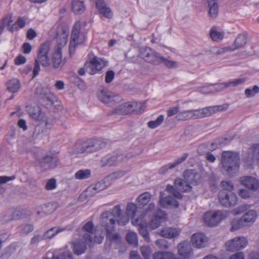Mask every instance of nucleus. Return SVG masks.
Here are the masks:
<instances>
[{
	"instance_id": "obj_60",
	"label": "nucleus",
	"mask_w": 259,
	"mask_h": 259,
	"mask_svg": "<svg viewBox=\"0 0 259 259\" xmlns=\"http://www.w3.org/2000/svg\"><path fill=\"white\" fill-rule=\"evenodd\" d=\"M155 244L161 249H167L169 247L167 241L164 239H157L155 242Z\"/></svg>"
},
{
	"instance_id": "obj_31",
	"label": "nucleus",
	"mask_w": 259,
	"mask_h": 259,
	"mask_svg": "<svg viewBox=\"0 0 259 259\" xmlns=\"http://www.w3.org/2000/svg\"><path fill=\"white\" fill-rule=\"evenodd\" d=\"M37 214L43 217L53 212L55 208L53 203L44 204L37 207Z\"/></svg>"
},
{
	"instance_id": "obj_7",
	"label": "nucleus",
	"mask_w": 259,
	"mask_h": 259,
	"mask_svg": "<svg viewBox=\"0 0 259 259\" xmlns=\"http://www.w3.org/2000/svg\"><path fill=\"white\" fill-rule=\"evenodd\" d=\"M139 55L146 62L155 65L159 64V60L161 56L150 47L141 48Z\"/></svg>"
},
{
	"instance_id": "obj_61",
	"label": "nucleus",
	"mask_w": 259,
	"mask_h": 259,
	"mask_svg": "<svg viewBox=\"0 0 259 259\" xmlns=\"http://www.w3.org/2000/svg\"><path fill=\"white\" fill-rule=\"evenodd\" d=\"M57 187L56 180L55 179L52 178L49 179L47 182L45 188L47 190H52L55 189Z\"/></svg>"
},
{
	"instance_id": "obj_3",
	"label": "nucleus",
	"mask_w": 259,
	"mask_h": 259,
	"mask_svg": "<svg viewBox=\"0 0 259 259\" xmlns=\"http://www.w3.org/2000/svg\"><path fill=\"white\" fill-rule=\"evenodd\" d=\"M88 59L84 64V68L79 69L78 73L80 75H84L85 71L91 75L100 73L101 70L108 65V62L104 59L94 56L92 58L91 55H88Z\"/></svg>"
},
{
	"instance_id": "obj_24",
	"label": "nucleus",
	"mask_w": 259,
	"mask_h": 259,
	"mask_svg": "<svg viewBox=\"0 0 259 259\" xmlns=\"http://www.w3.org/2000/svg\"><path fill=\"white\" fill-rule=\"evenodd\" d=\"M13 22L12 14H9L5 18L2 19L0 22V35L2 34L4 28L8 26V29L9 31L13 32L15 30H18V27H14V25H12Z\"/></svg>"
},
{
	"instance_id": "obj_20",
	"label": "nucleus",
	"mask_w": 259,
	"mask_h": 259,
	"mask_svg": "<svg viewBox=\"0 0 259 259\" xmlns=\"http://www.w3.org/2000/svg\"><path fill=\"white\" fill-rule=\"evenodd\" d=\"M179 255L185 259H189L193 255V251L191 244L188 241L180 243L178 247Z\"/></svg>"
},
{
	"instance_id": "obj_64",
	"label": "nucleus",
	"mask_w": 259,
	"mask_h": 259,
	"mask_svg": "<svg viewBox=\"0 0 259 259\" xmlns=\"http://www.w3.org/2000/svg\"><path fill=\"white\" fill-rule=\"evenodd\" d=\"M253 156L259 162V144H254L251 147Z\"/></svg>"
},
{
	"instance_id": "obj_10",
	"label": "nucleus",
	"mask_w": 259,
	"mask_h": 259,
	"mask_svg": "<svg viewBox=\"0 0 259 259\" xmlns=\"http://www.w3.org/2000/svg\"><path fill=\"white\" fill-rule=\"evenodd\" d=\"M50 45L48 43L42 44L39 47L37 54V58L35 61L40 63L42 66L49 67L50 65V62L48 57L50 51Z\"/></svg>"
},
{
	"instance_id": "obj_56",
	"label": "nucleus",
	"mask_w": 259,
	"mask_h": 259,
	"mask_svg": "<svg viewBox=\"0 0 259 259\" xmlns=\"http://www.w3.org/2000/svg\"><path fill=\"white\" fill-rule=\"evenodd\" d=\"M243 225H245V224H243V221H242L241 218L240 219H234L231 222V227L230 231L233 232L237 230L242 227Z\"/></svg>"
},
{
	"instance_id": "obj_25",
	"label": "nucleus",
	"mask_w": 259,
	"mask_h": 259,
	"mask_svg": "<svg viewBox=\"0 0 259 259\" xmlns=\"http://www.w3.org/2000/svg\"><path fill=\"white\" fill-rule=\"evenodd\" d=\"M191 241L192 244L197 248H201L205 246L207 238L204 234L197 233L192 236Z\"/></svg>"
},
{
	"instance_id": "obj_53",
	"label": "nucleus",
	"mask_w": 259,
	"mask_h": 259,
	"mask_svg": "<svg viewBox=\"0 0 259 259\" xmlns=\"http://www.w3.org/2000/svg\"><path fill=\"white\" fill-rule=\"evenodd\" d=\"M127 242L131 245L137 246L138 243V236L136 233L130 232L127 233L126 236Z\"/></svg>"
},
{
	"instance_id": "obj_12",
	"label": "nucleus",
	"mask_w": 259,
	"mask_h": 259,
	"mask_svg": "<svg viewBox=\"0 0 259 259\" xmlns=\"http://www.w3.org/2000/svg\"><path fill=\"white\" fill-rule=\"evenodd\" d=\"M126 156L123 154L106 155L102 158L100 163L102 167L116 166L124 161Z\"/></svg>"
},
{
	"instance_id": "obj_2",
	"label": "nucleus",
	"mask_w": 259,
	"mask_h": 259,
	"mask_svg": "<svg viewBox=\"0 0 259 259\" xmlns=\"http://www.w3.org/2000/svg\"><path fill=\"white\" fill-rule=\"evenodd\" d=\"M221 163L223 170L226 171L229 176H233L239 169V153L230 151H223L221 155Z\"/></svg>"
},
{
	"instance_id": "obj_54",
	"label": "nucleus",
	"mask_w": 259,
	"mask_h": 259,
	"mask_svg": "<svg viewBox=\"0 0 259 259\" xmlns=\"http://www.w3.org/2000/svg\"><path fill=\"white\" fill-rule=\"evenodd\" d=\"M178 190H177L174 186L170 185H167L166 186V191L169 192L170 194H172L173 196L175 197L174 198L181 199L182 198V195Z\"/></svg>"
},
{
	"instance_id": "obj_35",
	"label": "nucleus",
	"mask_w": 259,
	"mask_h": 259,
	"mask_svg": "<svg viewBox=\"0 0 259 259\" xmlns=\"http://www.w3.org/2000/svg\"><path fill=\"white\" fill-rule=\"evenodd\" d=\"M72 10L75 14H81L85 10L83 1L73 0L71 3Z\"/></svg>"
},
{
	"instance_id": "obj_5",
	"label": "nucleus",
	"mask_w": 259,
	"mask_h": 259,
	"mask_svg": "<svg viewBox=\"0 0 259 259\" xmlns=\"http://www.w3.org/2000/svg\"><path fill=\"white\" fill-rule=\"evenodd\" d=\"M145 108V104L142 102H126L114 108L111 114L113 115H126L134 112L138 113L144 111Z\"/></svg>"
},
{
	"instance_id": "obj_28",
	"label": "nucleus",
	"mask_w": 259,
	"mask_h": 259,
	"mask_svg": "<svg viewBox=\"0 0 259 259\" xmlns=\"http://www.w3.org/2000/svg\"><path fill=\"white\" fill-rule=\"evenodd\" d=\"M96 6L99 13L107 18H112V13L110 8L106 7L103 0H96Z\"/></svg>"
},
{
	"instance_id": "obj_11",
	"label": "nucleus",
	"mask_w": 259,
	"mask_h": 259,
	"mask_svg": "<svg viewBox=\"0 0 259 259\" xmlns=\"http://www.w3.org/2000/svg\"><path fill=\"white\" fill-rule=\"evenodd\" d=\"M247 243L246 238L244 237H235L226 243V247L227 250L233 252L244 248Z\"/></svg>"
},
{
	"instance_id": "obj_51",
	"label": "nucleus",
	"mask_w": 259,
	"mask_h": 259,
	"mask_svg": "<svg viewBox=\"0 0 259 259\" xmlns=\"http://www.w3.org/2000/svg\"><path fill=\"white\" fill-rule=\"evenodd\" d=\"M113 231H106L107 238L112 242L118 244L121 241V237L118 233H113Z\"/></svg>"
},
{
	"instance_id": "obj_45",
	"label": "nucleus",
	"mask_w": 259,
	"mask_h": 259,
	"mask_svg": "<svg viewBox=\"0 0 259 259\" xmlns=\"http://www.w3.org/2000/svg\"><path fill=\"white\" fill-rule=\"evenodd\" d=\"M91 171L89 169H80L74 175V178L76 180L87 179L91 177Z\"/></svg>"
},
{
	"instance_id": "obj_48",
	"label": "nucleus",
	"mask_w": 259,
	"mask_h": 259,
	"mask_svg": "<svg viewBox=\"0 0 259 259\" xmlns=\"http://www.w3.org/2000/svg\"><path fill=\"white\" fill-rule=\"evenodd\" d=\"M41 122L40 124H42L46 128H47L48 131L51 129L54 125V121L52 119H49L44 113L42 116L40 117V119L38 120Z\"/></svg>"
},
{
	"instance_id": "obj_46",
	"label": "nucleus",
	"mask_w": 259,
	"mask_h": 259,
	"mask_svg": "<svg viewBox=\"0 0 259 259\" xmlns=\"http://www.w3.org/2000/svg\"><path fill=\"white\" fill-rule=\"evenodd\" d=\"M174 254L168 251H158L153 255V259H171Z\"/></svg>"
},
{
	"instance_id": "obj_30",
	"label": "nucleus",
	"mask_w": 259,
	"mask_h": 259,
	"mask_svg": "<svg viewBox=\"0 0 259 259\" xmlns=\"http://www.w3.org/2000/svg\"><path fill=\"white\" fill-rule=\"evenodd\" d=\"M107 187L105 182L103 181H100L95 184L89 186L86 191L91 196L94 195L100 191L104 190Z\"/></svg>"
},
{
	"instance_id": "obj_21",
	"label": "nucleus",
	"mask_w": 259,
	"mask_h": 259,
	"mask_svg": "<svg viewBox=\"0 0 259 259\" xmlns=\"http://www.w3.org/2000/svg\"><path fill=\"white\" fill-rule=\"evenodd\" d=\"M58 159L56 157L47 156L40 161V166L43 170L55 168L58 164Z\"/></svg>"
},
{
	"instance_id": "obj_22",
	"label": "nucleus",
	"mask_w": 259,
	"mask_h": 259,
	"mask_svg": "<svg viewBox=\"0 0 259 259\" xmlns=\"http://www.w3.org/2000/svg\"><path fill=\"white\" fill-rule=\"evenodd\" d=\"M189 154L187 153H184L181 157L178 158L172 163H168L163 165L159 169V173L161 174H165L169 169H171L184 162L188 157Z\"/></svg>"
},
{
	"instance_id": "obj_59",
	"label": "nucleus",
	"mask_w": 259,
	"mask_h": 259,
	"mask_svg": "<svg viewBox=\"0 0 259 259\" xmlns=\"http://www.w3.org/2000/svg\"><path fill=\"white\" fill-rule=\"evenodd\" d=\"M140 250L145 259L150 258L151 250L149 246H142Z\"/></svg>"
},
{
	"instance_id": "obj_13",
	"label": "nucleus",
	"mask_w": 259,
	"mask_h": 259,
	"mask_svg": "<svg viewBox=\"0 0 259 259\" xmlns=\"http://www.w3.org/2000/svg\"><path fill=\"white\" fill-rule=\"evenodd\" d=\"M223 218V213L220 210L206 212L203 216L204 222L208 226H217Z\"/></svg>"
},
{
	"instance_id": "obj_16",
	"label": "nucleus",
	"mask_w": 259,
	"mask_h": 259,
	"mask_svg": "<svg viewBox=\"0 0 259 259\" xmlns=\"http://www.w3.org/2000/svg\"><path fill=\"white\" fill-rule=\"evenodd\" d=\"M246 80L245 78H237L226 82L212 84L213 93L219 92L229 87H236L243 83Z\"/></svg>"
},
{
	"instance_id": "obj_55",
	"label": "nucleus",
	"mask_w": 259,
	"mask_h": 259,
	"mask_svg": "<svg viewBox=\"0 0 259 259\" xmlns=\"http://www.w3.org/2000/svg\"><path fill=\"white\" fill-rule=\"evenodd\" d=\"M161 63H163L165 66L168 68H173L175 67H177L179 65V63L177 61H174L172 60H169L164 57L161 56L160 60H159V64Z\"/></svg>"
},
{
	"instance_id": "obj_50",
	"label": "nucleus",
	"mask_w": 259,
	"mask_h": 259,
	"mask_svg": "<svg viewBox=\"0 0 259 259\" xmlns=\"http://www.w3.org/2000/svg\"><path fill=\"white\" fill-rule=\"evenodd\" d=\"M92 234H90L89 233H86L83 234V237L85 241V243H89L90 245H91L94 242H96L98 244H100L102 242L103 238H100L98 239L97 237H95V238H93L91 236Z\"/></svg>"
},
{
	"instance_id": "obj_26",
	"label": "nucleus",
	"mask_w": 259,
	"mask_h": 259,
	"mask_svg": "<svg viewBox=\"0 0 259 259\" xmlns=\"http://www.w3.org/2000/svg\"><path fill=\"white\" fill-rule=\"evenodd\" d=\"M116 220L117 223L119 225H125L128 222V219L121 217V209L119 205H115L110 212Z\"/></svg>"
},
{
	"instance_id": "obj_62",
	"label": "nucleus",
	"mask_w": 259,
	"mask_h": 259,
	"mask_svg": "<svg viewBox=\"0 0 259 259\" xmlns=\"http://www.w3.org/2000/svg\"><path fill=\"white\" fill-rule=\"evenodd\" d=\"M221 185L224 189L223 190H226L228 192H231L234 189V186L231 182L222 181Z\"/></svg>"
},
{
	"instance_id": "obj_42",
	"label": "nucleus",
	"mask_w": 259,
	"mask_h": 259,
	"mask_svg": "<svg viewBox=\"0 0 259 259\" xmlns=\"http://www.w3.org/2000/svg\"><path fill=\"white\" fill-rule=\"evenodd\" d=\"M161 235L166 238H173L178 236L180 232L176 229L167 228L163 229L160 232Z\"/></svg>"
},
{
	"instance_id": "obj_27",
	"label": "nucleus",
	"mask_w": 259,
	"mask_h": 259,
	"mask_svg": "<svg viewBox=\"0 0 259 259\" xmlns=\"http://www.w3.org/2000/svg\"><path fill=\"white\" fill-rule=\"evenodd\" d=\"M174 185L176 188L181 192H188L191 191L192 187L184 179L177 178L175 180Z\"/></svg>"
},
{
	"instance_id": "obj_32",
	"label": "nucleus",
	"mask_w": 259,
	"mask_h": 259,
	"mask_svg": "<svg viewBox=\"0 0 259 259\" xmlns=\"http://www.w3.org/2000/svg\"><path fill=\"white\" fill-rule=\"evenodd\" d=\"M160 204L164 207L172 206L175 208H178L179 206V202L174 197L170 196L160 198L159 200Z\"/></svg>"
},
{
	"instance_id": "obj_15",
	"label": "nucleus",
	"mask_w": 259,
	"mask_h": 259,
	"mask_svg": "<svg viewBox=\"0 0 259 259\" xmlns=\"http://www.w3.org/2000/svg\"><path fill=\"white\" fill-rule=\"evenodd\" d=\"M36 94L40 99V102L44 106L53 104L54 102V95L51 94L49 89L47 88H39L36 89Z\"/></svg>"
},
{
	"instance_id": "obj_52",
	"label": "nucleus",
	"mask_w": 259,
	"mask_h": 259,
	"mask_svg": "<svg viewBox=\"0 0 259 259\" xmlns=\"http://www.w3.org/2000/svg\"><path fill=\"white\" fill-rule=\"evenodd\" d=\"M151 198V194L149 192H145L141 194L137 199V201L141 205L147 204Z\"/></svg>"
},
{
	"instance_id": "obj_1",
	"label": "nucleus",
	"mask_w": 259,
	"mask_h": 259,
	"mask_svg": "<svg viewBox=\"0 0 259 259\" xmlns=\"http://www.w3.org/2000/svg\"><path fill=\"white\" fill-rule=\"evenodd\" d=\"M107 143L101 139H89L78 140L73 146L74 154L93 153L106 147Z\"/></svg>"
},
{
	"instance_id": "obj_58",
	"label": "nucleus",
	"mask_w": 259,
	"mask_h": 259,
	"mask_svg": "<svg viewBox=\"0 0 259 259\" xmlns=\"http://www.w3.org/2000/svg\"><path fill=\"white\" fill-rule=\"evenodd\" d=\"M259 92V88L257 85H254L252 89L251 90L249 88L245 91V96L248 98L253 97L255 94Z\"/></svg>"
},
{
	"instance_id": "obj_8",
	"label": "nucleus",
	"mask_w": 259,
	"mask_h": 259,
	"mask_svg": "<svg viewBox=\"0 0 259 259\" xmlns=\"http://www.w3.org/2000/svg\"><path fill=\"white\" fill-rule=\"evenodd\" d=\"M116 220L109 211L103 212L100 218V224L103 230L106 231H114Z\"/></svg>"
},
{
	"instance_id": "obj_17",
	"label": "nucleus",
	"mask_w": 259,
	"mask_h": 259,
	"mask_svg": "<svg viewBox=\"0 0 259 259\" xmlns=\"http://www.w3.org/2000/svg\"><path fill=\"white\" fill-rule=\"evenodd\" d=\"M248 35L246 32L239 34L235 38L234 46H228L225 48V51H234L236 50L243 48L247 43Z\"/></svg>"
},
{
	"instance_id": "obj_44",
	"label": "nucleus",
	"mask_w": 259,
	"mask_h": 259,
	"mask_svg": "<svg viewBox=\"0 0 259 259\" xmlns=\"http://www.w3.org/2000/svg\"><path fill=\"white\" fill-rule=\"evenodd\" d=\"M233 138H219L217 139L211 144V148L215 150L220 147L226 145L229 142H230Z\"/></svg>"
},
{
	"instance_id": "obj_36",
	"label": "nucleus",
	"mask_w": 259,
	"mask_h": 259,
	"mask_svg": "<svg viewBox=\"0 0 259 259\" xmlns=\"http://www.w3.org/2000/svg\"><path fill=\"white\" fill-rule=\"evenodd\" d=\"M114 97L111 92L107 90H102L98 95L99 99L105 104H109L114 101Z\"/></svg>"
},
{
	"instance_id": "obj_14",
	"label": "nucleus",
	"mask_w": 259,
	"mask_h": 259,
	"mask_svg": "<svg viewBox=\"0 0 259 259\" xmlns=\"http://www.w3.org/2000/svg\"><path fill=\"white\" fill-rule=\"evenodd\" d=\"M66 62V59H62V45L58 44L54 53L52 55L51 64L55 69H61Z\"/></svg>"
},
{
	"instance_id": "obj_9",
	"label": "nucleus",
	"mask_w": 259,
	"mask_h": 259,
	"mask_svg": "<svg viewBox=\"0 0 259 259\" xmlns=\"http://www.w3.org/2000/svg\"><path fill=\"white\" fill-rule=\"evenodd\" d=\"M218 198L221 204L225 207L234 206L237 202L236 195L226 190H221L219 192Z\"/></svg>"
},
{
	"instance_id": "obj_6",
	"label": "nucleus",
	"mask_w": 259,
	"mask_h": 259,
	"mask_svg": "<svg viewBox=\"0 0 259 259\" xmlns=\"http://www.w3.org/2000/svg\"><path fill=\"white\" fill-rule=\"evenodd\" d=\"M147 213H143L140 214L139 218H133L132 224L135 226H139V232L141 236L143 237L144 239L149 242L150 241V236L147 230V226L148 225V219L145 218Z\"/></svg>"
},
{
	"instance_id": "obj_41",
	"label": "nucleus",
	"mask_w": 259,
	"mask_h": 259,
	"mask_svg": "<svg viewBox=\"0 0 259 259\" xmlns=\"http://www.w3.org/2000/svg\"><path fill=\"white\" fill-rule=\"evenodd\" d=\"M87 250L86 243L83 241H77L73 243L72 250L77 255L83 254Z\"/></svg>"
},
{
	"instance_id": "obj_37",
	"label": "nucleus",
	"mask_w": 259,
	"mask_h": 259,
	"mask_svg": "<svg viewBox=\"0 0 259 259\" xmlns=\"http://www.w3.org/2000/svg\"><path fill=\"white\" fill-rule=\"evenodd\" d=\"M207 2L209 8V16L214 19L216 18L218 14V0H207Z\"/></svg>"
},
{
	"instance_id": "obj_63",
	"label": "nucleus",
	"mask_w": 259,
	"mask_h": 259,
	"mask_svg": "<svg viewBox=\"0 0 259 259\" xmlns=\"http://www.w3.org/2000/svg\"><path fill=\"white\" fill-rule=\"evenodd\" d=\"M82 230L90 234L93 233L94 225L92 221L85 223L82 227Z\"/></svg>"
},
{
	"instance_id": "obj_19",
	"label": "nucleus",
	"mask_w": 259,
	"mask_h": 259,
	"mask_svg": "<svg viewBox=\"0 0 259 259\" xmlns=\"http://www.w3.org/2000/svg\"><path fill=\"white\" fill-rule=\"evenodd\" d=\"M165 217L166 214L163 211L160 209H157L150 220L149 219V217L147 218L149 227L153 230L157 229Z\"/></svg>"
},
{
	"instance_id": "obj_4",
	"label": "nucleus",
	"mask_w": 259,
	"mask_h": 259,
	"mask_svg": "<svg viewBox=\"0 0 259 259\" xmlns=\"http://www.w3.org/2000/svg\"><path fill=\"white\" fill-rule=\"evenodd\" d=\"M80 29L81 23L80 21H78L73 25L71 32V40L69 46L70 57L73 56L75 52L76 47L82 44L86 39L85 33L83 32H81Z\"/></svg>"
},
{
	"instance_id": "obj_38",
	"label": "nucleus",
	"mask_w": 259,
	"mask_h": 259,
	"mask_svg": "<svg viewBox=\"0 0 259 259\" xmlns=\"http://www.w3.org/2000/svg\"><path fill=\"white\" fill-rule=\"evenodd\" d=\"M196 119L202 118L210 116L213 114L211 106L194 110Z\"/></svg>"
},
{
	"instance_id": "obj_18",
	"label": "nucleus",
	"mask_w": 259,
	"mask_h": 259,
	"mask_svg": "<svg viewBox=\"0 0 259 259\" xmlns=\"http://www.w3.org/2000/svg\"><path fill=\"white\" fill-rule=\"evenodd\" d=\"M184 179L190 185H197L201 182V177L195 169H187L183 173Z\"/></svg>"
},
{
	"instance_id": "obj_39",
	"label": "nucleus",
	"mask_w": 259,
	"mask_h": 259,
	"mask_svg": "<svg viewBox=\"0 0 259 259\" xmlns=\"http://www.w3.org/2000/svg\"><path fill=\"white\" fill-rule=\"evenodd\" d=\"M256 216V211L254 210H250L245 213L241 217V219L245 225H248L255 221Z\"/></svg>"
},
{
	"instance_id": "obj_23",
	"label": "nucleus",
	"mask_w": 259,
	"mask_h": 259,
	"mask_svg": "<svg viewBox=\"0 0 259 259\" xmlns=\"http://www.w3.org/2000/svg\"><path fill=\"white\" fill-rule=\"evenodd\" d=\"M240 181L242 185L248 189L256 190L259 188L258 181L253 177H243L241 178Z\"/></svg>"
},
{
	"instance_id": "obj_34",
	"label": "nucleus",
	"mask_w": 259,
	"mask_h": 259,
	"mask_svg": "<svg viewBox=\"0 0 259 259\" xmlns=\"http://www.w3.org/2000/svg\"><path fill=\"white\" fill-rule=\"evenodd\" d=\"M194 111V110H190L179 112L176 115V118L179 121L196 119Z\"/></svg>"
},
{
	"instance_id": "obj_40",
	"label": "nucleus",
	"mask_w": 259,
	"mask_h": 259,
	"mask_svg": "<svg viewBox=\"0 0 259 259\" xmlns=\"http://www.w3.org/2000/svg\"><path fill=\"white\" fill-rule=\"evenodd\" d=\"M49 134L48 131L42 124H40L35 127L33 137L35 139H42Z\"/></svg>"
},
{
	"instance_id": "obj_49",
	"label": "nucleus",
	"mask_w": 259,
	"mask_h": 259,
	"mask_svg": "<svg viewBox=\"0 0 259 259\" xmlns=\"http://www.w3.org/2000/svg\"><path fill=\"white\" fill-rule=\"evenodd\" d=\"M210 36L213 40L218 41L223 38L224 33L223 32L218 31L217 28L213 27L210 31Z\"/></svg>"
},
{
	"instance_id": "obj_57",
	"label": "nucleus",
	"mask_w": 259,
	"mask_h": 259,
	"mask_svg": "<svg viewBox=\"0 0 259 259\" xmlns=\"http://www.w3.org/2000/svg\"><path fill=\"white\" fill-rule=\"evenodd\" d=\"M164 116L159 115L155 120H151L148 122V126L150 128H155L159 126L163 122Z\"/></svg>"
},
{
	"instance_id": "obj_43",
	"label": "nucleus",
	"mask_w": 259,
	"mask_h": 259,
	"mask_svg": "<svg viewBox=\"0 0 259 259\" xmlns=\"http://www.w3.org/2000/svg\"><path fill=\"white\" fill-rule=\"evenodd\" d=\"M21 84L19 80L16 78L10 79L7 83L8 90L12 93L17 92L20 88Z\"/></svg>"
},
{
	"instance_id": "obj_47",
	"label": "nucleus",
	"mask_w": 259,
	"mask_h": 259,
	"mask_svg": "<svg viewBox=\"0 0 259 259\" xmlns=\"http://www.w3.org/2000/svg\"><path fill=\"white\" fill-rule=\"evenodd\" d=\"M137 206L133 203H128L126 206V213L129 217H132V221L133 218H137L136 213L137 211ZM138 217V218H139Z\"/></svg>"
},
{
	"instance_id": "obj_33",
	"label": "nucleus",
	"mask_w": 259,
	"mask_h": 259,
	"mask_svg": "<svg viewBox=\"0 0 259 259\" xmlns=\"http://www.w3.org/2000/svg\"><path fill=\"white\" fill-rule=\"evenodd\" d=\"M27 111L29 115L34 119L38 120L43 114V112L41 111L39 106L35 105L27 106L26 107Z\"/></svg>"
},
{
	"instance_id": "obj_29",
	"label": "nucleus",
	"mask_w": 259,
	"mask_h": 259,
	"mask_svg": "<svg viewBox=\"0 0 259 259\" xmlns=\"http://www.w3.org/2000/svg\"><path fill=\"white\" fill-rule=\"evenodd\" d=\"M68 227H52L47 230L43 234L45 239H51L54 238L58 234L66 230H70Z\"/></svg>"
}]
</instances>
